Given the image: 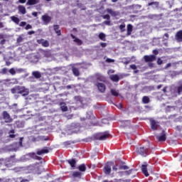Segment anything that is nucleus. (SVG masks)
<instances>
[{"label": "nucleus", "instance_id": "49530a36", "mask_svg": "<svg viewBox=\"0 0 182 182\" xmlns=\"http://www.w3.org/2000/svg\"><path fill=\"white\" fill-rule=\"evenodd\" d=\"M18 180H21L20 182H29L31 180L29 179H22V178H19Z\"/></svg>", "mask_w": 182, "mask_h": 182}, {"label": "nucleus", "instance_id": "b1692460", "mask_svg": "<svg viewBox=\"0 0 182 182\" xmlns=\"http://www.w3.org/2000/svg\"><path fill=\"white\" fill-rule=\"evenodd\" d=\"M99 39L100 41H103V42H106V34L105 33H100L98 35Z\"/></svg>", "mask_w": 182, "mask_h": 182}, {"label": "nucleus", "instance_id": "f3484780", "mask_svg": "<svg viewBox=\"0 0 182 182\" xmlns=\"http://www.w3.org/2000/svg\"><path fill=\"white\" fill-rule=\"evenodd\" d=\"M127 28V36H130L132 32H133V26L132 24H128Z\"/></svg>", "mask_w": 182, "mask_h": 182}, {"label": "nucleus", "instance_id": "8fccbe9b", "mask_svg": "<svg viewBox=\"0 0 182 182\" xmlns=\"http://www.w3.org/2000/svg\"><path fill=\"white\" fill-rule=\"evenodd\" d=\"M44 41L43 39H38L37 40V43L43 45Z\"/></svg>", "mask_w": 182, "mask_h": 182}, {"label": "nucleus", "instance_id": "09e8293b", "mask_svg": "<svg viewBox=\"0 0 182 182\" xmlns=\"http://www.w3.org/2000/svg\"><path fill=\"white\" fill-rule=\"evenodd\" d=\"M22 41H23V38H22L21 36H19V37L17 38V43H21V42H22Z\"/></svg>", "mask_w": 182, "mask_h": 182}, {"label": "nucleus", "instance_id": "c85d7f7f", "mask_svg": "<svg viewBox=\"0 0 182 182\" xmlns=\"http://www.w3.org/2000/svg\"><path fill=\"white\" fill-rule=\"evenodd\" d=\"M9 137L10 139H15L16 137V135H15V129H11L9 132Z\"/></svg>", "mask_w": 182, "mask_h": 182}, {"label": "nucleus", "instance_id": "e433bc0d", "mask_svg": "<svg viewBox=\"0 0 182 182\" xmlns=\"http://www.w3.org/2000/svg\"><path fill=\"white\" fill-rule=\"evenodd\" d=\"M119 29L121 32H124L126 31V24H121L119 26Z\"/></svg>", "mask_w": 182, "mask_h": 182}, {"label": "nucleus", "instance_id": "a19ab883", "mask_svg": "<svg viewBox=\"0 0 182 182\" xmlns=\"http://www.w3.org/2000/svg\"><path fill=\"white\" fill-rule=\"evenodd\" d=\"M103 19H107V21H110V15L106 14L102 16Z\"/></svg>", "mask_w": 182, "mask_h": 182}, {"label": "nucleus", "instance_id": "5fc2aeb1", "mask_svg": "<svg viewBox=\"0 0 182 182\" xmlns=\"http://www.w3.org/2000/svg\"><path fill=\"white\" fill-rule=\"evenodd\" d=\"M26 25V22H25V21H21L20 23V26H25Z\"/></svg>", "mask_w": 182, "mask_h": 182}, {"label": "nucleus", "instance_id": "680f3d73", "mask_svg": "<svg viewBox=\"0 0 182 182\" xmlns=\"http://www.w3.org/2000/svg\"><path fill=\"white\" fill-rule=\"evenodd\" d=\"M164 36H165V39L167 41V39H168V33H166L165 34H164Z\"/></svg>", "mask_w": 182, "mask_h": 182}, {"label": "nucleus", "instance_id": "20e7f679", "mask_svg": "<svg viewBox=\"0 0 182 182\" xmlns=\"http://www.w3.org/2000/svg\"><path fill=\"white\" fill-rule=\"evenodd\" d=\"M110 137V133L109 132H100L94 135L95 140H100L103 141V140H107Z\"/></svg>", "mask_w": 182, "mask_h": 182}, {"label": "nucleus", "instance_id": "a211bd4d", "mask_svg": "<svg viewBox=\"0 0 182 182\" xmlns=\"http://www.w3.org/2000/svg\"><path fill=\"white\" fill-rule=\"evenodd\" d=\"M18 9L20 14H21L22 15H25V14H26V8H25V6L19 5L18 6Z\"/></svg>", "mask_w": 182, "mask_h": 182}, {"label": "nucleus", "instance_id": "6e6d98bb", "mask_svg": "<svg viewBox=\"0 0 182 182\" xmlns=\"http://www.w3.org/2000/svg\"><path fill=\"white\" fill-rule=\"evenodd\" d=\"M6 40L3 39V40L1 41L0 45H5V43H6Z\"/></svg>", "mask_w": 182, "mask_h": 182}, {"label": "nucleus", "instance_id": "4c0bfd02", "mask_svg": "<svg viewBox=\"0 0 182 182\" xmlns=\"http://www.w3.org/2000/svg\"><path fill=\"white\" fill-rule=\"evenodd\" d=\"M42 46H43L44 48H48L49 46V41H48L47 40H44Z\"/></svg>", "mask_w": 182, "mask_h": 182}, {"label": "nucleus", "instance_id": "ea45409f", "mask_svg": "<svg viewBox=\"0 0 182 182\" xmlns=\"http://www.w3.org/2000/svg\"><path fill=\"white\" fill-rule=\"evenodd\" d=\"M105 62H107V63H114V60L111 58H107L105 60Z\"/></svg>", "mask_w": 182, "mask_h": 182}, {"label": "nucleus", "instance_id": "3c124183", "mask_svg": "<svg viewBox=\"0 0 182 182\" xmlns=\"http://www.w3.org/2000/svg\"><path fill=\"white\" fill-rule=\"evenodd\" d=\"M25 29L28 31V29H32V26L30 24H27Z\"/></svg>", "mask_w": 182, "mask_h": 182}, {"label": "nucleus", "instance_id": "0e129e2a", "mask_svg": "<svg viewBox=\"0 0 182 182\" xmlns=\"http://www.w3.org/2000/svg\"><path fill=\"white\" fill-rule=\"evenodd\" d=\"M124 65H129V63H130V60H126L124 62H123Z\"/></svg>", "mask_w": 182, "mask_h": 182}, {"label": "nucleus", "instance_id": "4d7b16f0", "mask_svg": "<svg viewBox=\"0 0 182 182\" xmlns=\"http://www.w3.org/2000/svg\"><path fill=\"white\" fill-rule=\"evenodd\" d=\"M152 53H154V55H157V54L159 53V50H154L152 51Z\"/></svg>", "mask_w": 182, "mask_h": 182}, {"label": "nucleus", "instance_id": "79ce46f5", "mask_svg": "<svg viewBox=\"0 0 182 182\" xmlns=\"http://www.w3.org/2000/svg\"><path fill=\"white\" fill-rule=\"evenodd\" d=\"M1 73H2L3 75H6V73H8V68H3V69L1 70Z\"/></svg>", "mask_w": 182, "mask_h": 182}, {"label": "nucleus", "instance_id": "0eeeda50", "mask_svg": "<svg viewBox=\"0 0 182 182\" xmlns=\"http://www.w3.org/2000/svg\"><path fill=\"white\" fill-rule=\"evenodd\" d=\"M2 116L5 123H12L14 119L11 117V115L9 113H8V112L4 111Z\"/></svg>", "mask_w": 182, "mask_h": 182}, {"label": "nucleus", "instance_id": "f257e3e1", "mask_svg": "<svg viewBox=\"0 0 182 182\" xmlns=\"http://www.w3.org/2000/svg\"><path fill=\"white\" fill-rule=\"evenodd\" d=\"M121 170H129V166L126 165H115L112 167V171L111 176L112 177H123V176H130V173H132L133 169L129 171H122Z\"/></svg>", "mask_w": 182, "mask_h": 182}, {"label": "nucleus", "instance_id": "1a4fd4ad", "mask_svg": "<svg viewBox=\"0 0 182 182\" xmlns=\"http://www.w3.org/2000/svg\"><path fill=\"white\" fill-rule=\"evenodd\" d=\"M149 122L151 124V129H152V130H157V129H159V122L152 119H149Z\"/></svg>", "mask_w": 182, "mask_h": 182}, {"label": "nucleus", "instance_id": "7ed1b4c3", "mask_svg": "<svg viewBox=\"0 0 182 182\" xmlns=\"http://www.w3.org/2000/svg\"><path fill=\"white\" fill-rule=\"evenodd\" d=\"M27 170L28 173L31 174H41L42 173V166L38 165V164H34V165H30L28 168Z\"/></svg>", "mask_w": 182, "mask_h": 182}, {"label": "nucleus", "instance_id": "72a5a7b5", "mask_svg": "<svg viewBox=\"0 0 182 182\" xmlns=\"http://www.w3.org/2000/svg\"><path fill=\"white\" fill-rule=\"evenodd\" d=\"M154 5L155 8H159L160 3L159 1H152L148 4V6H151Z\"/></svg>", "mask_w": 182, "mask_h": 182}, {"label": "nucleus", "instance_id": "f704fd0d", "mask_svg": "<svg viewBox=\"0 0 182 182\" xmlns=\"http://www.w3.org/2000/svg\"><path fill=\"white\" fill-rule=\"evenodd\" d=\"M11 21L14 22V23H16V25H19L20 20L18 17H16L15 16H13L11 17Z\"/></svg>", "mask_w": 182, "mask_h": 182}, {"label": "nucleus", "instance_id": "e2e57ef3", "mask_svg": "<svg viewBox=\"0 0 182 182\" xmlns=\"http://www.w3.org/2000/svg\"><path fill=\"white\" fill-rule=\"evenodd\" d=\"M33 33H35V31H31L28 32V35H33Z\"/></svg>", "mask_w": 182, "mask_h": 182}, {"label": "nucleus", "instance_id": "393cba45", "mask_svg": "<svg viewBox=\"0 0 182 182\" xmlns=\"http://www.w3.org/2000/svg\"><path fill=\"white\" fill-rule=\"evenodd\" d=\"M78 170L80 171H82V173H85V171H86V164H82L79 165Z\"/></svg>", "mask_w": 182, "mask_h": 182}, {"label": "nucleus", "instance_id": "864d4df0", "mask_svg": "<svg viewBox=\"0 0 182 182\" xmlns=\"http://www.w3.org/2000/svg\"><path fill=\"white\" fill-rule=\"evenodd\" d=\"M100 46H102V48H106L107 46V43H100Z\"/></svg>", "mask_w": 182, "mask_h": 182}, {"label": "nucleus", "instance_id": "13d9d810", "mask_svg": "<svg viewBox=\"0 0 182 182\" xmlns=\"http://www.w3.org/2000/svg\"><path fill=\"white\" fill-rule=\"evenodd\" d=\"M26 2V0H18L19 4H25Z\"/></svg>", "mask_w": 182, "mask_h": 182}, {"label": "nucleus", "instance_id": "cd10ccee", "mask_svg": "<svg viewBox=\"0 0 182 182\" xmlns=\"http://www.w3.org/2000/svg\"><path fill=\"white\" fill-rule=\"evenodd\" d=\"M32 75L36 77V79H41V77H42V75L38 71L33 72Z\"/></svg>", "mask_w": 182, "mask_h": 182}, {"label": "nucleus", "instance_id": "f03ea898", "mask_svg": "<svg viewBox=\"0 0 182 182\" xmlns=\"http://www.w3.org/2000/svg\"><path fill=\"white\" fill-rule=\"evenodd\" d=\"M11 93L15 95H21L23 97L28 96L29 95V89L23 87V86H16L11 90Z\"/></svg>", "mask_w": 182, "mask_h": 182}, {"label": "nucleus", "instance_id": "a878e982", "mask_svg": "<svg viewBox=\"0 0 182 182\" xmlns=\"http://www.w3.org/2000/svg\"><path fill=\"white\" fill-rule=\"evenodd\" d=\"M110 79L112 82H119V80H120V77L117 75H113L110 77Z\"/></svg>", "mask_w": 182, "mask_h": 182}, {"label": "nucleus", "instance_id": "de8ad7c7", "mask_svg": "<svg viewBox=\"0 0 182 182\" xmlns=\"http://www.w3.org/2000/svg\"><path fill=\"white\" fill-rule=\"evenodd\" d=\"M103 23L104 25H107L108 26H110V20L105 21Z\"/></svg>", "mask_w": 182, "mask_h": 182}, {"label": "nucleus", "instance_id": "37998d69", "mask_svg": "<svg viewBox=\"0 0 182 182\" xmlns=\"http://www.w3.org/2000/svg\"><path fill=\"white\" fill-rule=\"evenodd\" d=\"M156 63H157V65H163V60H161V58H158L157 59V61H156Z\"/></svg>", "mask_w": 182, "mask_h": 182}, {"label": "nucleus", "instance_id": "f8f14e48", "mask_svg": "<svg viewBox=\"0 0 182 182\" xmlns=\"http://www.w3.org/2000/svg\"><path fill=\"white\" fill-rule=\"evenodd\" d=\"M48 153H49V149H48V147H45L43 149H38L36 151V154H38V156H42V154H48Z\"/></svg>", "mask_w": 182, "mask_h": 182}, {"label": "nucleus", "instance_id": "a18cd8bd", "mask_svg": "<svg viewBox=\"0 0 182 182\" xmlns=\"http://www.w3.org/2000/svg\"><path fill=\"white\" fill-rule=\"evenodd\" d=\"M129 68H130L131 69H133V70H136V69H137V66H136V65H134V64L131 65L129 66Z\"/></svg>", "mask_w": 182, "mask_h": 182}, {"label": "nucleus", "instance_id": "c03bdc74", "mask_svg": "<svg viewBox=\"0 0 182 182\" xmlns=\"http://www.w3.org/2000/svg\"><path fill=\"white\" fill-rule=\"evenodd\" d=\"M43 55H45V56L46 58H48L49 56V55H50V53L48 50H43Z\"/></svg>", "mask_w": 182, "mask_h": 182}, {"label": "nucleus", "instance_id": "603ef678", "mask_svg": "<svg viewBox=\"0 0 182 182\" xmlns=\"http://www.w3.org/2000/svg\"><path fill=\"white\" fill-rule=\"evenodd\" d=\"M168 68H171V63H168V64H166V66L164 67V69H168Z\"/></svg>", "mask_w": 182, "mask_h": 182}, {"label": "nucleus", "instance_id": "774afa93", "mask_svg": "<svg viewBox=\"0 0 182 182\" xmlns=\"http://www.w3.org/2000/svg\"><path fill=\"white\" fill-rule=\"evenodd\" d=\"M6 66H10L11 62L6 61Z\"/></svg>", "mask_w": 182, "mask_h": 182}, {"label": "nucleus", "instance_id": "7c9ffc66", "mask_svg": "<svg viewBox=\"0 0 182 182\" xmlns=\"http://www.w3.org/2000/svg\"><path fill=\"white\" fill-rule=\"evenodd\" d=\"M68 163L73 168L75 167V166H76V160H75V159H69V160H68Z\"/></svg>", "mask_w": 182, "mask_h": 182}, {"label": "nucleus", "instance_id": "5701e85b", "mask_svg": "<svg viewBox=\"0 0 182 182\" xmlns=\"http://www.w3.org/2000/svg\"><path fill=\"white\" fill-rule=\"evenodd\" d=\"M30 157H32V159H35V160L41 161L42 160V157L38 156L35 153H30L29 154Z\"/></svg>", "mask_w": 182, "mask_h": 182}, {"label": "nucleus", "instance_id": "052dcab7", "mask_svg": "<svg viewBox=\"0 0 182 182\" xmlns=\"http://www.w3.org/2000/svg\"><path fill=\"white\" fill-rule=\"evenodd\" d=\"M22 140H23V138H20L19 141H18L19 146H22Z\"/></svg>", "mask_w": 182, "mask_h": 182}, {"label": "nucleus", "instance_id": "473e14b6", "mask_svg": "<svg viewBox=\"0 0 182 182\" xmlns=\"http://www.w3.org/2000/svg\"><path fill=\"white\" fill-rule=\"evenodd\" d=\"M176 93H177V95H178L179 96H180V95H181V93H182V82L180 84L179 86H178L176 87Z\"/></svg>", "mask_w": 182, "mask_h": 182}, {"label": "nucleus", "instance_id": "39448f33", "mask_svg": "<svg viewBox=\"0 0 182 182\" xmlns=\"http://www.w3.org/2000/svg\"><path fill=\"white\" fill-rule=\"evenodd\" d=\"M136 153L140 156H143V157H146L149 154V149L144 146H140L136 149Z\"/></svg>", "mask_w": 182, "mask_h": 182}, {"label": "nucleus", "instance_id": "9d476101", "mask_svg": "<svg viewBox=\"0 0 182 182\" xmlns=\"http://www.w3.org/2000/svg\"><path fill=\"white\" fill-rule=\"evenodd\" d=\"M175 39L178 43L182 42V30H180L176 32L175 35Z\"/></svg>", "mask_w": 182, "mask_h": 182}, {"label": "nucleus", "instance_id": "2f4dec72", "mask_svg": "<svg viewBox=\"0 0 182 182\" xmlns=\"http://www.w3.org/2000/svg\"><path fill=\"white\" fill-rule=\"evenodd\" d=\"M142 102L144 104V105H147L148 103H150V98L147 96H144L142 97Z\"/></svg>", "mask_w": 182, "mask_h": 182}, {"label": "nucleus", "instance_id": "2eb2a0df", "mask_svg": "<svg viewBox=\"0 0 182 182\" xmlns=\"http://www.w3.org/2000/svg\"><path fill=\"white\" fill-rule=\"evenodd\" d=\"M141 171L145 177H149V171H147V165L141 166Z\"/></svg>", "mask_w": 182, "mask_h": 182}, {"label": "nucleus", "instance_id": "6e6552de", "mask_svg": "<svg viewBox=\"0 0 182 182\" xmlns=\"http://www.w3.org/2000/svg\"><path fill=\"white\" fill-rule=\"evenodd\" d=\"M144 59L146 63H149V62H154V60H156V55H144Z\"/></svg>", "mask_w": 182, "mask_h": 182}, {"label": "nucleus", "instance_id": "423d86ee", "mask_svg": "<svg viewBox=\"0 0 182 182\" xmlns=\"http://www.w3.org/2000/svg\"><path fill=\"white\" fill-rule=\"evenodd\" d=\"M112 166H113V162H107L103 168V171L106 176H109L112 173Z\"/></svg>", "mask_w": 182, "mask_h": 182}, {"label": "nucleus", "instance_id": "c756f323", "mask_svg": "<svg viewBox=\"0 0 182 182\" xmlns=\"http://www.w3.org/2000/svg\"><path fill=\"white\" fill-rule=\"evenodd\" d=\"M39 2V0H28L26 5L32 6V5H36Z\"/></svg>", "mask_w": 182, "mask_h": 182}, {"label": "nucleus", "instance_id": "6ab92c4d", "mask_svg": "<svg viewBox=\"0 0 182 182\" xmlns=\"http://www.w3.org/2000/svg\"><path fill=\"white\" fill-rule=\"evenodd\" d=\"M72 72L74 75V76H80V71H79V69H77V68L76 67H73L72 68Z\"/></svg>", "mask_w": 182, "mask_h": 182}, {"label": "nucleus", "instance_id": "ddd939ff", "mask_svg": "<svg viewBox=\"0 0 182 182\" xmlns=\"http://www.w3.org/2000/svg\"><path fill=\"white\" fill-rule=\"evenodd\" d=\"M42 19H43V22L46 23V25H48V23H49V22H50V21H52V18H50V16H49L48 15L42 16Z\"/></svg>", "mask_w": 182, "mask_h": 182}, {"label": "nucleus", "instance_id": "c9c22d12", "mask_svg": "<svg viewBox=\"0 0 182 182\" xmlns=\"http://www.w3.org/2000/svg\"><path fill=\"white\" fill-rule=\"evenodd\" d=\"M75 142L72 141H66L63 143V146H64V147H69V146H70V144H73Z\"/></svg>", "mask_w": 182, "mask_h": 182}, {"label": "nucleus", "instance_id": "58836bf2", "mask_svg": "<svg viewBox=\"0 0 182 182\" xmlns=\"http://www.w3.org/2000/svg\"><path fill=\"white\" fill-rule=\"evenodd\" d=\"M9 73L11 75H16V71L15 70V68H11L9 70Z\"/></svg>", "mask_w": 182, "mask_h": 182}, {"label": "nucleus", "instance_id": "4be33fe9", "mask_svg": "<svg viewBox=\"0 0 182 182\" xmlns=\"http://www.w3.org/2000/svg\"><path fill=\"white\" fill-rule=\"evenodd\" d=\"M156 139L158 141H166V134H162L159 136H156Z\"/></svg>", "mask_w": 182, "mask_h": 182}, {"label": "nucleus", "instance_id": "bb28decb", "mask_svg": "<svg viewBox=\"0 0 182 182\" xmlns=\"http://www.w3.org/2000/svg\"><path fill=\"white\" fill-rule=\"evenodd\" d=\"M110 93L112 95V96H114V97H119V91L114 90V89H111L110 90Z\"/></svg>", "mask_w": 182, "mask_h": 182}, {"label": "nucleus", "instance_id": "4468645a", "mask_svg": "<svg viewBox=\"0 0 182 182\" xmlns=\"http://www.w3.org/2000/svg\"><path fill=\"white\" fill-rule=\"evenodd\" d=\"M71 37L73 39H74V42L78 45V46H80L81 45H83V42L82 40L76 38V36H73V34H71Z\"/></svg>", "mask_w": 182, "mask_h": 182}, {"label": "nucleus", "instance_id": "338daca9", "mask_svg": "<svg viewBox=\"0 0 182 182\" xmlns=\"http://www.w3.org/2000/svg\"><path fill=\"white\" fill-rule=\"evenodd\" d=\"M5 161V159H0V164H2V163L3 162H4Z\"/></svg>", "mask_w": 182, "mask_h": 182}, {"label": "nucleus", "instance_id": "aec40b11", "mask_svg": "<svg viewBox=\"0 0 182 182\" xmlns=\"http://www.w3.org/2000/svg\"><path fill=\"white\" fill-rule=\"evenodd\" d=\"M73 177L76 178H82V172L74 171L73 173Z\"/></svg>", "mask_w": 182, "mask_h": 182}, {"label": "nucleus", "instance_id": "69168bd1", "mask_svg": "<svg viewBox=\"0 0 182 182\" xmlns=\"http://www.w3.org/2000/svg\"><path fill=\"white\" fill-rule=\"evenodd\" d=\"M162 90L164 93H166V92H167V87H164Z\"/></svg>", "mask_w": 182, "mask_h": 182}, {"label": "nucleus", "instance_id": "9b49d317", "mask_svg": "<svg viewBox=\"0 0 182 182\" xmlns=\"http://www.w3.org/2000/svg\"><path fill=\"white\" fill-rule=\"evenodd\" d=\"M97 87L101 93H105V92H106V85L105 84L98 82L97 83Z\"/></svg>", "mask_w": 182, "mask_h": 182}, {"label": "nucleus", "instance_id": "412c9836", "mask_svg": "<svg viewBox=\"0 0 182 182\" xmlns=\"http://www.w3.org/2000/svg\"><path fill=\"white\" fill-rule=\"evenodd\" d=\"M60 106L62 112H68V106H66V103L60 102Z\"/></svg>", "mask_w": 182, "mask_h": 182}, {"label": "nucleus", "instance_id": "dca6fc26", "mask_svg": "<svg viewBox=\"0 0 182 182\" xmlns=\"http://www.w3.org/2000/svg\"><path fill=\"white\" fill-rule=\"evenodd\" d=\"M53 29L57 34V36H60V35H62V31L59 29V25H53Z\"/></svg>", "mask_w": 182, "mask_h": 182}, {"label": "nucleus", "instance_id": "bf43d9fd", "mask_svg": "<svg viewBox=\"0 0 182 182\" xmlns=\"http://www.w3.org/2000/svg\"><path fill=\"white\" fill-rule=\"evenodd\" d=\"M32 15H33V16H35L36 18V16H38V12L34 11L32 13Z\"/></svg>", "mask_w": 182, "mask_h": 182}]
</instances>
